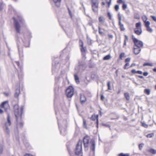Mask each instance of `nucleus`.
<instances>
[{"label":"nucleus","mask_w":156,"mask_h":156,"mask_svg":"<svg viewBox=\"0 0 156 156\" xmlns=\"http://www.w3.org/2000/svg\"><path fill=\"white\" fill-rule=\"evenodd\" d=\"M83 143L85 150L90 147L91 151L89 156H94L95 144L94 140L90 139L88 136H86L83 138Z\"/></svg>","instance_id":"nucleus-1"},{"label":"nucleus","mask_w":156,"mask_h":156,"mask_svg":"<svg viewBox=\"0 0 156 156\" xmlns=\"http://www.w3.org/2000/svg\"><path fill=\"white\" fill-rule=\"evenodd\" d=\"M23 110V107L22 106L20 108L18 104L15 105L14 106V111L16 118V121L18 124H19L21 126H22L23 125V123L22 122L19 123V121L21 119V115L22 113Z\"/></svg>","instance_id":"nucleus-2"},{"label":"nucleus","mask_w":156,"mask_h":156,"mask_svg":"<svg viewBox=\"0 0 156 156\" xmlns=\"http://www.w3.org/2000/svg\"><path fill=\"white\" fill-rule=\"evenodd\" d=\"M75 154L76 156H82V141H79L78 143L75 150Z\"/></svg>","instance_id":"nucleus-3"},{"label":"nucleus","mask_w":156,"mask_h":156,"mask_svg":"<svg viewBox=\"0 0 156 156\" xmlns=\"http://www.w3.org/2000/svg\"><path fill=\"white\" fill-rule=\"evenodd\" d=\"M66 94L68 98H70L72 97L74 94L73 87L71 86L69 87L66 90Z\"/></svg>","instance_id":"nucleus-4"},{"label":"nucleus","mask_w":156,"mask_h":156,"mask_svg":"<svg viewBox=\"0 0 156 156\" xmlns=\"http://www.w3.org/2000/svg\"><path fill=\"white\" fill-rule=\"evenodd\" d=\"M7 120V122L5 123V128L6 131L7 133H9V130L8 128V127L10 126L11 124V121L10 119V116L9 115H8Z\"/></svg>","instance_id":"nucleus-5"},{"label":"nucleus","mask_w":156,"mask_h":156,"mask_svg":"<svg viewBox=\"0 0 156 156\" xmlns=\"http://www.w3.org/2000/svg\"><path fill=\"white\" fill-rule=\"evenodd\" d=\"M98 20L99 23L98 26L101 27L102 25H105L106 27L107 26V24L105 23V19L104 16H100L99 17Z\"/></svg>","instance_id":"nucleus-6"},{"label":"nucleus","mask_w":156,"mask_h":156,"mask_svg":"<svg viewBox=\"0 0 156 156\" xmlns=\"http://www.w3.org/2000/svg\"><path fill=\"white\" fill-rule=\"evenodd\" d=\"M0 106L1 108H4L5 110L7 111L9 108L8 101H6L2 102Z\"/></svg>","instance_id":"nucleus-7"},{"label":"nucleus","mask_w":156,"mask_h":156,"mask_svg":"<svg viewBox=\"0 0 156 156\" xmlns=\"http://www.w3.org/2000/svg\"><path fill=\"white\" fill-rule=\"evenodd\" d=\"M13 19L14 20V24L16 30L18 32L20 33V25L18 22V21L16 20L15 18H13Z\"/></svg>","instance_id":"nucleus-8"},{"label":"nucleus","mask_w":156,"mask_h":156,"mask_svg":"<svg viewBox=\"0 0 156 156\" xmlns=\"http://www.w3.org/2000/svg\"><path fill=\"white\" fill-rule=\"evenodd\" d=\"M135 41L134 42V43L136 47L141 48L143 47V43L142 41L137 39V40L135 39Z\"/></svg>","instance_id":"nucleus-9"},{"label":"nucleus","mask_w":156,"mask_h":156,"mask_svg":"<svg viewBox=\"0 0 156 156\" xmlns=\"http://www.w3.org/2000/svg\"><path fill=\"white\" fill-rule=\"evenodd\" d=\"M90 119L91 120H95V119H96V123L97 124V127H98V115H92V116L91 117Z\"/></svg>","instance_id":"nucleus-10"},{"label":"nucleus","mask_w":156,"mask_h":156,"mask_svg":"<svg viewBox=\"0 0 156 156\" xmlns=\"http://www.w3.org/2000/svg\"><path fill=\"white\" fill-rule=\"evenodd\" d=\"M86 100V98L83 94H80V101L81 103H84Z\"/></svg>","instance_id":"nucleus-11"},{"label":"nucleus","mask_w":156,"mask_h":156,"mask_svg":"<svg viewBox=\"0 0 156 156\" xmlns=\"http://www.w3.org/2000/svg\"><path fill=\"white\" fill-rule=\"evenodd\" d=\"M92 9L93 12H97L98 10V5H91Z\"/></svg>","instance_id":"nucleus-12"},{"label":"nucleus","mask_w":156,"mask_h":156,"mask_svg":"<svg viewBox=\"0 0 156 156\" xmlns=\"http://www.w3.org/2000/svg\"><path fill=\"white\" fill-rule=\"evenodd\" d=\"M80 44L81 47V50L82 53H85L86 51V48L83 47V43L82 41H80Z\"/></svg>","instance_id":"nucleus-13"},{"label":"nucleus","mask_w":156,"mask_h":156,"mask_svg":"<svg viewBox=\"0 0 156 156\" xmlns=\"http://www.w3.org/2000/svg\"><path fill=\"white\" fill-rule=\"evenodd\" d=\"M141 51V48L138 47L134 48V52L136 55H137Z\"/></svg>","instance_id":"nucleus-14"},{"label":"nucleus","mask_w":156,"mask_h":156,"mask_svg":"<svg viewBox=\"0 0 156 156\" xmlns=\"http://www.w3.org/2000/svg\"><path fill=\"white\" fill-rule=\"evenodd\" d=\"M55 5L57 7H59L60 5L61 0H52Z\"/></svg>","instance_id":"nucleus-15"},{"label":"nucleus","mask_w":156,"mask_h":156,"mask_svg":"<svg viewBox=\"0 0 156 156\" xmlns=\"http://www.w3.org/2000/svg\"><path fill=\"white\" fill-rule=\"evenodd\" d=\"M134 31L135 33L138 35H140L142 33V29H140L139 30H134Z\"/></svg>","instance_id":"nucleus-16"},{"label":"nucleus","mask_w":156,"mask_h":156,"mask_svg":"<svg viewBox=\"0 0 156 156\" xmlns=\"http://www.w3.org/2000/svg\"><path fill=\"white\" fill-rule=\"evenodd\" d=\"M98 0H91V5H98Z\"/></svg>","instance_id":"nucleus-17"},{"label":"nucleus","mask_w":156,"mask_h":156,"mask_svg":"<svg viewBox=\"0 0 156 156\" xmlns=\"http://www.w3.org/2000/svg\"><path fill=\"white\" fill-rule=\"evenodd\" d=\"M20 91L19 89H16L15 94V96L16 98H17L20 93Z\"/></svg>","instance_id":"nucleus-18"},{"label":"nucleus","mask_w":156,"mask_h":156,"mask_svg":"<svg viewBox=\"0 0 156 156\" xmlns=\"http://www.w3.org/2000/svg\"><path fill=\"white\" fill-rule=\"evenodd\" d=\"M125 97L126 99L129 101L130 99V97L129 96V93L128 92H126L124 94Z\"/></svg>","instance_id":"nucleus-19"},{"label":"nucleus","mask_w":156,"mask_h":156,"mask_svg":"<svg viewBox=\"0 0 156 156\" xmlns=\"http://www.w3.org/2000/svg\"><path fill=\"white\" fill-rule=\"evenodd\" d=\"M75 79L76 82L77 83H80V80L78 76L76 74L74 75Z\"/></svg>","instance_id":"nucleus-20"},{"label":"nucleus","mask_w":156,"mask_h":156,"mask_svg":"<svg viewBox=\"0 0 156 156\" xmlns=\"http://www.w3.org/2000/svg\"><path fill=\"white\" fill-rule=\"evenodd\" d=\"M111 55H108L105 56L103 58L104 60H108L110 59Z\"/></svg>","instance_id":"nucleus-21"},{"label":"nucleus","mask_w":156,"mask_h":156,"mask_svg":"<svg viewBox=\"0 0 156 156\" xmlns=\"http://www.w3.org/2000/svg\"><path fill=\"white\" fill-rule=\"evenodd\" d=\"M149 151L152 154H156V150L154 149H151L149 150Z\"/></svg>","instance_id":"nucleus-22"},{"label":"nucleus","mask_w":156,"mask_h":156,"mask_svg":"<svg viewBox=\"0 0 156 156\" xmlns=\"http://www.w3.org/2000/svg\"><path fill=\"white\" fill-rule=\"evenodd\" d=\"M143 66H153V65L152 63H145L143 64Z\"/></svg>","instance_id":"nucleus-23"},{"label":"nucleus","mask_w":156,"mask_h":156,"mask_svg":"<svg viewBox=\"0 0 156 156\" xmlns=\"http://www.w3.org/2000/svg\"><path fill=\"white\" fill-rule=\"evenodd\" d=\"M144 92L147 95H149L150 93V90L148 89H146L144 90Z\"/></svg>","instance_id":"nucleus-24"},{"label":"nucleus","mask_w":156,"mask_h":156,"mask_svg":"<svg viewBox=\"0 0 156 156\" xmlns=\"http://www.w3.org/2000/svg\"><path fill=\"white\" fill-rule=\"evenodd\" d=\"M144 23L146 27L150 26V23L149 21H146L145 22H144Z\"/></svg>","instance_id":"nucleus-25"},{"label":"nucleus","mask_w":156,"mask_h":156,"mask_svg":"<svg viewBox=\"0 0 156 156\" xmlns=\"http://www.w3.org/2000/svg\"><path fill=\"white\" fill-rule=\"evenodd\" d=\"M147 30L150 33H152L153 31V29L150 26L146 27Z\"/></svg>","instance_id":"nucleus-26"},{"label":"nucleus","mask_w":156,"mask_h":156,"mask_svg":"<svg viewBox=\"0 0 156 156\" xmlns=\"http://www.w3.org/2000/svg\"><path fill=\"white\" fill-rule=\"evenodd\" d=\"M142 19L144 22L147 21V18L146 16L144 15L142 16Z\"/></svg>","instance_id":"nucleus-27"},{"label":"nucleus","mask_w":156,"mask_h":156,"mask_svg":"<svg viewBox=\"0 0 156 156\" xmlns=\"http://www.w3.org/2000/svg\"><path fill=\"white\" fill-rule=\"evenodd\" d=\"M111 82L110 81H108V83H107V86L108 87V89L109 90H112L111 88Z\"/></svg>","instance_id":"nucleus-28"},{"label":"nucleus","mask_w":156,"mask_h":156,"mask_svg":"<svg viewBox=\"0 0 156 156\" xmlns=\"http://www.w3.org/2000/svg\"><path fill=\"white\" fill-rule=\"evenodd\" d=\"M83 126H84V128H87L86 121L84 119H83Z\"/></svg>","instance_id":"nucleus-29"},{"label":"nucleus","mask_w":156,"mask_h":156,"mask_svg":"<svg viewBox=\"0 0 156 156\" xmlns=\"http://www.w3.org/2000/svg\"><path fill=\"white\" fill-rule=\"evenodd\" d=\"M136 27L141 28V24L140 22L137 23L136 24Z\"/></svg>","instance_id":"nucleus-30"},{"label":"nucleus","mask_w":156,"mask_h":156,"mask_svg":"<svg viewBox=\"0 0 156 156\" xmlns=\"http://www.w3.org/2000/svg\"><path fill=\"white\" fill-rule=\"evenodd\" d=\"M112 0H106V2L108 4V7H109L111 4Z\"/></svg>","instance_id":"nucleus-31"},{"label":"nucleus","mask_w":156,"mask_h":156,"mask_svg":"<svg viewBox=\"0 0 156 156\" xmlns=\"http://www.w3.org/2000/svg\"><path fill=\"white\" fill-rule=\"evenodd\" d=\"M142 126L145 128H147L148 127V125L146 124L145 123L143 122H141Z\"/></svg>","instance_id":"nucleus-32"},{"label":"nucleus","mask_w":156,"mask_h":156,"mask_svg":"<svg viewBox=\"0 0 156 156\" xmlns=\"http://www.w3.org/2000/svg\"><path fill=\"white\" fill-rule=\"evenodd\" d=\"M154 135V134L153 133H150L149 134L147 135V137L148 138H151L153 137Z\"/></svg>","instance_id":"nucleus-33"},{"label":"nucleus","mask_w":156,"mask_h":156,"mask_svg":"<svg viewBox=\"0 0 156 156\" xmlns=\"http://www.w3.org/2000/svg\"><path fill=\"white\" fill-rule=\"evenodd\" d=\"M125 54L124 53H122L120 55V58L122 59V58L125 57Z\"/></svg>","instance_id":"nucleus-34"},{"label":"nucleus","mask_w":156,"mask_h":156,"mask_svg":"<svg viewBox=\"0 0 156 156\" xmlns=\"http://www.w3.org/2000/svg\"><path fill=\"white\" fill-rule=\"evenodd\" d=\"M120 26V30L121 31H124L125 30V28L124 27L123 25H121Z\"/></svg>","instance_id":"nucleus-35"},{"label":"nucleus","mask_w":156,"mask_h":156,"mask_svg":"<svg viewBox=\"0 0 156 156\" xmlns=\"http://www.w3.org/2000/svg\"><path fill=\"white\" fill-rule=\"evenodd\" d=\"M127 7V5L126 4L124 3L122 5V8L123 9H126Z\"/></svg>","instance_id":"nucleus-36"},{"label":"nucleus","mask_w":156,"mask_h":156,"mask_svg":"<svg viewBox=\"0 0 156 156\" xmlns=\"http://www.w3.org/2000/svg\"><path fill=\"white\" fill-rule=\"evenodd\" d=\"M100 27L98 26V32L100 34H103V32L101 30Z\"/></svg>","instance_id":"nucleus-37"},{"label":"nucleus","mask_w":156,"mask_h":156,"mask_svg":"<svg viewBox=\"0 0 156 156\" xmlns=\"http://www.w3.org/2000/svg\"><path fill=\"white\" fill-rule=\"evenodd\" d=\"M119 156H128L129 154H123V153H121L119 155Z\"/></svg>","instance_id":"nucleus-38"},{"label":"nucleus","mask_w":156,"mask_h":156,"mask_svg":"<svg viewBox=\"0 0 156 156\" xmlns=\"http://www.w3.org/2000/svg\"><path fill=\"white\" fill-rule=\"evenodd\" d=\"M129 62H126V64L125 65L124 67V69H126V67L128 66H129Z\"/></svg>","instance_id":"nucleus-39"},{"label":"nucleus","mask_w":156,"mask_h":156,"mask_svg":"<svg viewBox=\"0 0 156 156\" xmlns=\"http://www.w3.org/2000/svg\"><path fill=\"white\" fill-rule=\"evenodd\" d=\"M119 8V6L118 5H116L115 6V9L116 11H118Z\"/></svg>","instance_id":"nucleus-40"},{"label":"nucleus","mask_w":156,"mask_h":156,"mask_svg":"<svg viewBox=\"0 0 156 156\" xmlns=\"http://www.w3.org/2000/svg\"><path fill=\"white\" fill-rule=\"evenodd\" d=\"M130 58H126L125 59V62H130Z\"/></svg>","instance_id":"nucleus-41"},{"label":"nucleus","mask_w":156,"mask_h":156,"mask_svg":"<svg viewBox=\"0 0 156 156\" xmlns=\"http://www.w3.org/2000/svg\"><path fill=\"white\" fill-rule=\"evenodd\" d=\"M151 17L153 20L156 22V17L154 16H151Z\"/></svg>","instance_id":"nucleus-42"},{"label":"nucleus","mask_w":156,"mask_h":156,"mask_svg":"<svg viewBox=\"0 0 156 156\" xmlns=\"http://www.w3.org/2000/svg\"><path fill=\"white\" fill-rule=\"evenodd\" d=\"M108 15L109 16V18L110 20L112 19V17L111 15L110 12H108Z\"/></svg>","instance_id":"nucleus-43"},{"label":"nucleus","mask_w":156,"mask_h":156,"mask_svg":"<svg viewBox=\"0 0 156 156\" xmlns=\"http://www.w3.org/2000/svg\"><path fill=\"white\" fill-rule=\"evenodd\" d=\"M134 18L136 19H139L140 18V17L138 14H136V15H135Z\"/></svg>","instance_id":"nucleus-44"},{"label":"nucleus","mask_w":156,"mask_h":156,"mask_svg":"<svg viewBox=\"0 0 156 156\" xmlns=\"http://www.w3.org/2000/svg\"><path fill=\"white\" fill-rule=\"evenodd\" d=\"M3 147L2 146L0 145V154H1L2 152Z\"/></svg>","instance_id":"nucleus-45"},{"label":"nucleus","mask_w":156,"mask_h":156,"mask_svg":"<svg viewBox=\"0 0 156 156\" xmlns=\"http://www.w3.org/2000/svg\"><path fill=\"white\" fill-rule=\"evenodd\" d=\"M4 94L6 96H8L10 95V93L9 92H4Z\"/></svg>","instance_id":"nucleus-46"},{"label":"nucleus","mask_w":156,"mask_h":156,"mask_svg":"<svg viewBox=\"0 0 156 156\" xmlns=\"http://www.w3.org/2000/svg\"><path fill=\"white\" fill-rule=\"evenodd\" d=\"M20 22V23L22 25V24H23V20L20 19H19V20H18Z\"/></svg>","instance_id":"nucleus-47"},{"label":"nucleus","mask_w":156,"mask_h":156,"mask_svg":"<svg viewBox=\"0 0 156 156\" xmlns=\"http://www.w3.org/2000/svg\"><path fill=\"white\" fill-rule=\"evenodd\" d=\"M148 74V73L147 72H144L143 73V75L145 76H147Z\"/></svg>","instance_id":"nucleus-48"},{"label":"nucleus","mask_w":156,"mask_h":156,"mask_svg":"<svg viewBox=\"0 0 156 156\" xmlns=\"http://www.w3.org/2000/svg\"><path fill=\"white\" fill-rule=\"evenodd\" d=\"M132 39H133V42H134V41H135V39H136V40H137V39L136 38H135L134 37V35H132Z\"/></svg>","instance_id":"nucleus-49"},{"label":"nucleus","mask_w":156,"mask_h":156,"mask_svg":"<svg viewBox=\"0 0 156 156\" xmlns=\"http://www.w3.org/2000/svg\"><path fill=\"white\" fill-rule=\"evenodd\" d=\"M136 73L139 74H142L143 73H142V71H137Z\"/></svg>","instance_id":"nucleus-50"},{"label":"nucleus","mask_w":156,"mask_h":156,"mask_svg":"<svg viewBox=\"0 0 156 156\" xmlns=\"http://www.w3.org/2000/svg\"><path fill=\"white\" fill-rule=\"evenodd\" d=\"M137 71L136 70L133 69L131 70V72L132 73H136Z\"/></svg>","instance_id":"nucleus-51"},{"label":"nucleus","mask_w":156,"mask_h":156,"mask_svg":"<svg viewBox=\"0 0 156 156\" xmlns=\"http://www.w3.org/2000/svg\"><path fill=\"white\" fill-rule=\"evenodd\" d=\"M118 17L119 21H121L122 17L119 14H118Z\"/></svg>","instance_id":"nucleus-52"},{"label":"nucleus","mask_w":156,"mask_h":156,"mask_svg":"<svg viewBox=\"0 0 156 156\" xmlns=\"http://www.w3.org/2000/svg\"><path fill=\"white\" fill-rule=\"evenodd\" d=\"M143 144H140L139 145V148H140V149H141V148H142V147H143Z\"/></svg>","instance_id":"nucleus-53"},{"label":"nucleus","mask_w":156,"mask_h":156,"mask_svg":"<svg viewBox=\"0 0 156 156\" xmlns=\"http://www.w3.org/2000/svg\"><path fill=\"white\" fill-rule=\"evenodd\" d=\"M24 156H33L31 154H25Z\"/></svg>","instance_id":"nucleus-54"},{"label":"nucleus","mask_w":156,"mask_h":156,"mask_svg":"<svg viewBox=\"0 0 156 156\" xmlns=\"http://www.w3.org/2000/svg\"><path fill=\"white\" fill-rule=\"evenodd\" d=\"M104 99V97L103 95H102L101 96V99L102 100H103Z\"/></svg>","instance_id":"nucleus-55"},{"label":"nucleus","mask_w":156,"mask_h":156,"mask_svg":"<svg viewBox=\"0 0 156 156\" xmlns=\"http://www.w3.org/2000/svg\"><path fill=\"white\" fill-rule=\"evenodd\" d=\"M136 66V64L135 63H133L132 64H131V66H130V67H131L133 66Z\"/></svg>","instance_id":"nucleus-56"},{"label":"nucleus","mask_w":156,"mask_h":156,"mask_svg":"<svg viewBox=\"0 0 156 156\" xmlns=\"http://www.w3.org/2000/svg\"><path fill=\"white\" fill-rule=\"evenodd\" d=\"M126 40H125L124 41V45H123V47H124V46H126Z\"/></svg>","instance_id":"nucleus-57"},{"label":"nucleus","mask_w":156,"mask_h":156,"mask_svg":"<svg viewBox=\"0 0 156 156\" xmlns=\"http://www.w3.org/2000/svg\"><path fill=\"white\" fill-rule=\"evenodd\" d=\"M140 29H142L141 28L136 27L134 30H139L140 29Z\"/></svg>","instance_id":"nucleus-58"},{"label":"nucleus","mask_w":156,"mask_h":156,"mask_svg":"<svg viewBox=\"0 0 156 156\" xmlns=\"http://www.w3.org/2000/svg\"><path fill=\"white\" fill-rule=\"evenodd\" d=\"M117 2L118 3H122V0H118Z\"/></svg>","instance_id":"nucleus-59"},{"label":"nucleus","mask_w":156,"mask_h":156,"mask_svg":"<svg viewBox=\"0 0 156 156\" xmlns=\"http://www.w3.org/2000/svg\"><path fill=\"white\" fill-rule=\"evenodd\" d=\"M138 76L139 77H140V78H142V79H143V78H144V77H143V76H142L139 75V76Z\"/></svg>","instance_id":"nucleus-60"},{"label":"nucleus","mask_w":156,"mask_h":156,"mask_svg":"<svg viewBox=\"0 0 156 156\" xmlns=\"http://www.w3.org/2000/svg\"><path fill=\"white\" fill-rule=\"evenodd\" d=\"M119 24L120 26H121V25H123V24H122L121 21H119Z\"/></svg>","instance_id":"nucleus-61"},{"label":"nucleus","mask_w":156,"mask_h":156,"mask_svg":"<svg viewBox=\"0 0 156 156\" xmlns=\"http://www.w3.org/2000/svg\"><path fill=\"white\" fill-rule=\"evenodd\" d=\"M102 4L104 5H105V2H103L102 3H101Z\"/></svg>","instance_id":"nucleus-62"},{"label":"nucleus","mask_w":156,"mask_h":156,"mask_svg":"<svg viewBox=\"0 0 156 156\" xmlns=\"http://www.w3.org/2000/svg\"><path fill=\"white\" fill-rule=\"evenodd\" d=\"M16 63L17 64L18 66H19V65H20V63H19V62H16Z\"/></svg>","instance_id":"nucleus-63"},{"label":"nucleus","mask_w":156,"mask_h":156,"mask_svg":"<svg viewBox=\"0 0 156 156\" xmlns=\"http://www.w3.org/2000/svg\"><path fill=\"white\" fill-rule=\"evenodd\" d=\"M153 70L154 72H156V68L154 69Z\"/></svg>","instance_id":"nucleus-64"}]
</instances>
